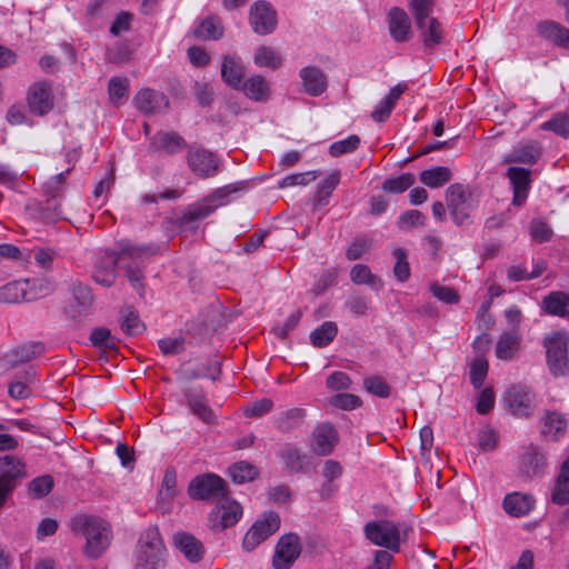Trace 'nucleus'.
<instances>
[{"instance_id":"412c9836","label":"nucleus","mask_w":569,"mask_h":569,"mask_svg":"<svg viewBox=\"0 0 569 569\" xmlns=\"http://www.w3.org/2000/svg\"><path fill=\"white\" fill-rule=\"evenodd\" d=\"M246 66L238 56L226 54L221 61V79L233 90H240L246 80Z\"/></svg>"},{"instance_id":"0eeeda50","label":"nucleus","mask_w":569,"mask_h":569,"mask_svg":"<svg viewBox=\"0 0 569 569\" xmlns=\"http://www.w3.org/2000/svg\"><path fill=\"white\" fill-rule=\"evenodd\" d=\"M280 528V517L277 512L269 511L258 518L242 540V548L247 552L254 550L260 543L276 533Z\"/></svg>"},{"instance_id":"bf43d9fd","label":"nucleus","mask_w":569,"mask_h":569,"mask_svg":"<svg viewBox=\"0 0 569 569\" xmlns=\"http://www.w3.org/2000/svg\"><path fill=\"white\" fill-rule=\"evenodd\" d=\"M545 269L542 262L538 263L535 269L529 273L522 266H512L508 269L507 276L510 281L530 280L539 277Z\"/></svg>"},{"instance_id":"cd10ccee","label":"nucleus","mask_w":569,"mask_h":569,"mask_svg":"<svg viewBox=\"0 0 569 569\" xmlns=\"http://www.w3.org/2000/svg\"><path fill=\"white\" fill-rule=\"evenodd\" d=\"M240 90L254 102H267L271 97V88L262 74H252L243 81Z\"/></svg>"},{"instance_id":"5fc2aeb1","label":"nucleus","mask_w":569,"mask_h":569,"mask_svg":"<svg viewBox=\"0 0 569 569\" xmlns=\"http://www.w3.org/2000/svg\"><path fill=\"white\" fill-rule=\"evenodd\" d=\"M359 146L360 138L357 134H351L345 139L332 142L329 147V154L331 157H340L353 152Z\"/></svg>"},{"instance_id":"864d4df0","label":"nucleus","mask_w":569,"mask_h":569,"mask_svg":"<svg viewBox=\"0 0 569 569\" xmlns=\"http://www.w3.org/2000/svg\"><path fill=\"white\" fill-rule=\"evenodd\" d=\"M319 176H320L319 170L292 173V174L286 176L279 182V187L280 188H288V187H295V186L305 187V186H308L309 183L313 182Z\"/></svg>"},{"instance_id":"13d9d810","label":"nucleus","mask_w":569,"mask_h":569,"mask_svg":"<svg viewBox=\"0 0 569 569\" xmlns=\"http://www.w3.org/2000/svg\"><path fill=\"white\" fill-rule=\"evenodd\" d=\"M365 389L379 398H388L390 396L389 385L378 376L368 377L363 380Z\"/></svg>"},{"instance_id":"4be33fe9","label":"nucleus","mask_w":569,"mask_h":569,"mask_svg":"<svg viewBox=\"0 0 569 569\" xmlns=\"http://www.w3.org/2000/svg\"><path fill=\"white\" fill-rule=\"evenodd\" d=\"M28 106L37 116L48 113L53 107V98L50 84L46 82L34 83L28 91Z\"/></svg>"},{"instance_id":"6e6552de","label":"nucleus","mask_w":569,"mask_h":569,"mask_svg":"<svg viewBox=\"0 0 569 569\" xmlns=\"http://www.w3.org/2000/svg\"><path fill=\"white\" fill-rule=\"evenodd\" d=\"M188 493L192 499L219 501L227 496L226 482L214 473L197 476L190 481Z\"/></svg>"},{"instance_id":"c03bdc74","label":"nucleus","mask_w":569,"mask_h":569,"mask_svg":"<svg viewBox=\"0 0 569 569\" xmlns=\"http://www.w3.org/2000/svg\"><path fill=\"white\" fill-rule=\"evenodd\" d=\"M521 461L528 475H537L546 465L545 456L537 447H529Z\"/></svg>"},{"instance_id":"de8ad7c7","label":"nucleus","mask_w":569,"mask_h":569,"mask_svg":"<svg viewBox=\"0 0 569 569\" xmlns=\"http://www.w3.org/2000/svg\"><path fill=\"white\" fill-rule=\"evenodd\" d=\"M129 92V80L126 77H111L108 83L109 99L113 104H120Z\"/></svg>"},{"instance_id":"58836bf2","label":"nucleus","mask_w":569,"mask_h":569,"mask_svg":"<svg viewBox=\"0 0 569 569\" xmlns=\"http://www.w3.org/2000/svg\"><path fill=\"white\" fill-rule=\"evenodd\" d=\"M253 63L259 68L277 70L282 63V58L272 47L259 46L254 50Z\"/></svg>"},{"instance_id":"b1692460","label":"nucleus","mask_w":569,"mask_h":569,"mask_svg":"<svg viewBox=\"0 0 569 569\" xmlns=\"http://www.w3.org/2000/svg\"><path fill=\"white\" fill-rule=\"evenodd\" d=\"M541 152L542 149L536 141L519 143L512 151L503 156L502 162L533 166L539 160Z\"/></svg>"},{"instance_id":"9b49d317","label":"nucleus","mask_w":569,"mask_h":569,"mask_svg":"<svg viewBox=\"0 0 569 569\" xmlns=\"http://www.w3.org/2000/svg\"><path fill=\"white\" fill-rule=\"evenodd\" d=\"M535 395L525 385H513L507 389L503 402L507 410L518 417L528 418L533 413Z\"/></svg>"},{"instance_id":"f257e3e1","label":"nucleus","mask_w":569,"mask_h":569,"mask_svg":"<svg viewBox=\"0 0 569 569\" xmlns=\"http://www.w3.org/2000/svg\"><path fill=\"white\" fill-rule=\"evenodd\" d=\"M118 249L110 253L114 266L122 270L124 277L132 284L144 279V261L159 252L157 243H134L128 239L118 241Z\"/></svg>"},{"instance_id":"3c124183","label":"nucleus","mask_w":569,"mask_h":569,"mask_svg":"<svg viewBox=\"0 0 569 569\" xmlns=\"http://www.w3.org/2000/svg\"><path fill=\"white\" fill-rule=\"evenodd\" d=\"M341 179L340 170H333L325 179L321 180L318 187V197L321 203H328L333 190L338 187Z\"/></svg>"},{"instance_id":"f3484780","label":"nucleus","mask_w":569,"mask_h":569,"mask_svg":"<svg viewBox=\"0 0 569 569\" xmlns=\"http://www.w3.org/2000/svg\"><path fill=\"white\" fill-rule=\"evenodd\" d=\"M93 301L90 287H73L72 297L64 306V311L70 318L81 320L92 310Z\"/></svg>"},{"instance_id":"4d7b16f0","label":"nucleus","mask_w":569,"mask_h":569,"mask_svg":"<svg viewBox=\"0 0 569 569\" xmlns=\"http://www.w3.org/2000/svg\"><path fill=\"white\" fill-rule=\"evenodd\" d=\"M396 263L393 267V273L399 282H405L410 277V267L407 259V253L402 248H397L393 251Z\"/></svg>"},{"instance_id":"a19ab883","label":"nucleus","mask_w":569,"mask_h":569,"mask_svg":"<svg viewBox=\"0 0 569 569\" xmlns=\"http://www.w3.org/2000/svg\"><path fill=\"white\" fill-rule=\"evenodd\" d=\"M338 327L333 321H325L310 333V341L315 347H327L337 336Z\"/></svg>"},{"instance_id":"69168bd1","label":"nucleus","mask_w":569,"mask_h":569,"mask_svg":"<svg viewBox=\"0 0 569 569\" xmlns=\"http://www.w3.org/2000/svg\"><path fill=\"white\" fill-rule=\"evenodd\" d=\"M326 386L332 391L346 390L350 388L351 379L343 371H335L327 378Z\"/></svg>"},{"instance_id":"7c9ffc66","label":"nucleus","mask_w":569,"mask_h":569,"mask_svg":"<svg viewBox=\"0 0 569 569\" xmlns=\"http://www.w3.org/2000/svg\"><path fill=\"white\" fill-rule=\"evenodd\" d=\"M537 31L543 39L553 42L558 47L569 49V29L561 23L546 20L537 26Z\"/></svg>"},{"instance_id":"680f3d73","label":"nucleus","mask_w":569,"mask_h":569,"mask_svg":"<svg viewBox=\"0 0 569 569\" xmlns=\"http://www.w3.org/2000/svg\"><path fill=\"white\" fill-rule=\"evenodd\" d=\"M361 403V399L352 393H337L330 398V405L342 410H353Z\"/></svg>"},{"instance_id":"a211bd4d","label":"nucleus","mask_w":569,"mask_h":569,"mask_svg":"<svg viewBox=\"0 0 569 569\" xmlns=\"http://www.w3.org/2000/svg\"><path fill=\"white\" fill-rule=\"evenodd\" d=\"M387 21L390 37L396 42L403 43L411 39V21L403 9L399 7H392L387 13Z\"/></svg>"},{"instance_id":"052dcab7","label":"nucleus","mask_w":569,"mask_h":569,"mask_svg":"<svg viewBox=\"0 0 569 569\" xmlns=\"http://www.w3.org/2000/svg\"><path fill=\"white\" fill-rule=\"evenodd\" d=\"M426 223V216L419 210L411 209L400 214L398 227L401 230H408Z\"/></svg>"},{"instance_id":"4c0bfd02","label":"nucleus","mask_w":569,"mask_h":569,"mask_svg":"<svg viewBox=\"0 0 569 569\" xmlns=\"http://www.w3.org/2000/svg\"><path fill=\"white\" fill-rule=\"evenodd\" d=\"M451 171L448 167L438 166L421 171L420 181L429 188H439L451 180Z\"/></svg>"},{"instance_id":"393cba45","label":"nucleus","mask_w":569,"mask_h":569,"mask_svg":"<svg viewBox=\"0 0 569 569\" xmlns=\"http://www.w3.org/2000/svg\"><path fill=\"white\" fill-rule=\"evenodd\" d=\"M173 545L189 562L198 563L203 558L204 548L202 542L188 532L174 533Z\"/></svg>"},{"instance_id":"f03ea898","label":"nucleus","mask_w":569,"mask_h":569,"mask_svg":"<svg viewBox=\"0 0 569 569\" xmlns=\"http://www.w3.org/2000/svg\"><path fill=\"white\" fill-rule=\"evenodd\" d=\"M70 529L74 535L86 538L83 552L92 559L99 558L109 548L112 540L110 525L99 517L77 515L70 520Z\"/></svg>"},{"instance_id":"09e8293b","label":"nucleus","mask_w":569,"mask_h":569,"mask_svg":"<svg viewBox=\"0 0 569 569\" xmlns=\"http://www.w3.org/2000/svg\"><path fill=\"white\" fill-rule=\"evenodd\" d=\"M257 473L256 467L246 461H239L229 468L231 480L238 485L253 480Z\"/></svg>"},{"instance_id":"e2e57ef3","label":"nucleus","mask_w":569,"mask_h":569,"mask_svg":"<svg viewBox=\"0 0 569 569\" xmlns=\"http://www.w3.org/2000/svg\"><path fill=\"white\" fill-rule=\"evenodd\" d=\"M24 379L26 381H14L9 385L8 393L11 398L20 400L30 396L31 391L28 383L34 380V375L27 372Z\"/></svg>"},{"instance_id":"774afa93","label":"nucleus","mask_w":569,"mask_h":569,"mask_svg":"<svg viewBox=\"0 0 569 569\" xmlns=\"http://www.w3.org/2000/svg\"><path fill=\"white\" fill-rule=\"evenodd\" d=\"M392 553L388 549L376 550L372 563L367 569H390V563L393 559Z\"/></svg>"},{"instance_id":"37998d69","label":"nucleus","mask_w":569,"mask_h":569,"mask_svg":"<svg viewBox=\"0 0 569 569\" xmlns=\"http://www.w3.org/2000/svg\"><path fill=\"white\" fill-rule=\"evenodd\" d=\"M120 327L128 336H137L143 330V325L139 319L138 312L131 307L121 310Z\"/></svg>"},{"instance_id":"aec40b11","label":"nucleus","mask_w":569,"mask_h":569,"mask_svg":"<svg viewBox=\"0 0 569 569\" xmlns=\"http://www.w3.org/2000/svg\"><path fill=\"white\" fill-rule=\"evenodd\" d=\"M302 90L310 97L321 96L328 88L327 74L317 66H306L300 69Z\"/></svg>"},{"instance_id":"473e14b6","label":"nucleus","mask_w":569,"mask_h":569,"mask_svg":"<svg viewBox=\"0 0 569 569\" xmlns=\"http://www.w3.org/2000/svg\"><path fill=\"white\" fill-rule=\"evenodd\" d=\"M44 352V346L41 342H29L12 349L6 355V360L11 366L30 361Z\"/></svg>"},{"instance_id":"49530a36","label":"nucleus","mask_w":569,"mask_h":569,"mask_svg":"<svg viewBox=\"0 0 569 569\" xmlns=\"http://www.w3.org/2000/svg\"><path fill=\"white\" fill-rule=\"evenodd\" d=\"M545 131H551L555 134L568 139L569 138V116L562 112L555 113L548 121L541 124Z\"/></svg>"},{"instance_id":"dca6fc26","label":"nucleus","mask_w":569,"mask_h":569,"mask_svg":"<svg viewBox=\"0 0 569 569\" xmlns=\"http://www.w3.org/2000/svg\"><path fill=\"white\" fill-rule=\"evenodd\" d=\"M51 295V287H0V303L32 302Z\"/></svg>"},{"instance_id":"f8f14e48","label":"nucleus","mask_w":569,"mask_h":569,"mask_svg":"<svg viewBox=\"0 0 569 569\" xmlns=\"http://www.w3.org/2000/svg\"><path fill=\"white\" fill-rule=\"evenodd\" d=\"M301 541L296 533L281 536L276 545L272 566L274 569H290L301 553Z\"/></svg>"},{"instance_id":"a18cd8bd","label":"nucleus","mask_w":569,"mask_h":569,"mask_svg":"<svg viewBox=\"0 0 569 569\" xmlns=\"http://www.w3.org/2000/svg\"><path fill=\"white\" fill-rule=\"evenodd\" d=\"M416 179L410 172L401 173L398 177H390L382 182V190L389 193H402L408 190Z\"/></svg>"},{"instance_id":"2eb2a0df","label":"nucleus","mask_w":569,"mask_h":569,"mask_svg":"<svg viewBox=\"0 0 569 569\" xmlns=\"http://www.w3.org/2000/svg\"><path fill=\"white\" fill-rule=\"evenodd\" d=\"M187 162L190 170L201 179L214 177L218 173V158L213 152L203 148L190 150L187 156Z\"/></svg>"},{"instance_id":"c85d7f7f","label":"nucleus","mask_w":569,"mask_h":569,"mask_svg":"<svg viewBox=\"0 0 569 569\" xmlns=\"http://www.w3.org/2000/svg\"><path fill=\"white\" fill-rule=\"evenodd\" d=\"M184 396L187 405L193 415L204 423H214L216 416L212 409L207 405V397L202 390L189 388L186 390Z\"/></svg>"},{"instance_id":"8fccbe9b","label":"nucleus","mask_w":569,"mask_h":569,"mask_svg":"<svg viewBox=\"0 0 569 569\" xmlns=\"http://www.w3.org/2000/svg\"><path fill=\"white\" fill-rule=\"evenodd\" d=\"M53 485V478L50 475L40 476L29 482L28 491L32 498L41 499L51 492Z\"/></svg>"},{"instance_id":"ddd939ff","label":"nucleus","mask_w":569,"mask_h":569,"mask_svg":"<svg viewBox=\"0 0 569 569\" xmlns=\"http://www.w3.org/2000/svg\"><path fill=\"white\" fill-rule=\"evenodd\" d=\"M447 207L450 218L457 226H462L469 221L470 204L467 203L465 187L460 183H453L446 191Z\"/></svg>"},{"instance_id":"5701e85b","label":"nucleus","mask_w":569,"mask_h":569,"mask_svg":"<svg viewBox=\"0 0 569 569\" xmlns=\"http://www.w3.org/2000/svg\"><path fill=\"white\" fill-rule=\"evenodd\" d=\"M338 439V432L331 423H321L312 433V451L318 456H328L332 452Z\"/></svg>"},{"instance_id":"2f4dec72","label":"nucleus","mask_w":569,"mask_h":569,"mask_svg":"<svg viewBox=\"0 0 569 569\" xmlns=\"http://www.w3.org/2000/svg\"><path fill=\"white\" fill-rule=\"evenodd\" d=\"M550 498L558 506L569 503V456L560 466L559 473L551 487Z\"/></svg>"},{"instance_id":"0e129e2a","label":"nucleus","mask_w":569,"mask_h":569,"mask_svg":"<svg viewBox=\"0 0 569 569\" xmlns=\"http://www.w3.org/2000/svg\"><path fill=\"white\" fill-rule=\"evenodd\" d=\"M553 234L552 229L549 224L542 220H532L530 223V236L531 238L539 242L543 243L551 239Z\"/></svg>"},{"instance_id":"c9c22d12","label":"nucleus","mask_w":569,"mask_h":569,"mask_svg":"<svg viewBox=\"0 0 569 569\" xmlns=\"http://www.w3.org/2000/svg\"><path fill=\"white\" fill-rule=\"evenodd\" d=\"M423 46L427 49H433L442 42L443 29L441 22L437 18H432L429 22L423 23L422 28H417Z\"/></svg>"},{"instance_id":"a878e982","label":"nucleus","mask_w":569,"mask_h":569,"mask_svg":"<svg viewBox=\"0 0 569 569\" xmlns=\"http://www.w3.org/2000/svg\"><path fill=\"white\" fill-rule=\"evenodd\" d=\"M536 500L531 495L518 491L510 492L502 500V508L511 517L520 518L529 515L535 508Z\"/></svg>"},{"instance_id":"4468645a","label":"nucleus","mask_w":569,"mask_h":569,"mask_svg":"<svg viewBox=\"0 0 569 569\" xmlns=\"http://www.w3.org/2000/svg\"><path fill=\"white\" fill-rule=\"evenodd\" d=\"M506 177L512 190V204L518 208L522 207L527 202L531 189V170L523 167H509L506 170Z\"/></svg>"},{"instance_id":"7ed1b4c3","label":"nucleus","mask_w":569,"mask_h":569,"mask_svg":"<svg viewBox=\"0 0 569 569\" xmlns=\"http://www.w3.org/2000/svg\"><path fill=\"white\" fill-rule=\"evenodd\" d=\"M246 182L239 181L213 190L201 201L187 207L178 223L181 229H197V222L211 216L219 207L227 206L231 196L243 190Z\"/></svg>"},{"instance_id":"6ab92c4d","label":"nucleus","mask_w":569,"mask_h":569,"mask_svg":"<svg viewBox=\"0 0 569 569\" xmlns=\"http://www.w3.org/2000/svg\"><path fill=\"white\" fill-rule=\"evenodd\" d=\"M134 107L146 114H153L166 111L169 106V99L160 91L153 89H141L133 98Z\"/></svg>"},{"instance_id":"603ef678","label":"nucleus","mask_w":569,"mask_h":569,"mask_svg":"<svg viewBox=\"0 0 569 569\" xmlns=\"http://www.w3.org/2000/svg\"><path fill=\"white\" fill-rule=\"evenodd\" d=\"M488 373V362L483 356L473 358L470 365V382L476 389H480Z\"/></svg>"},{"instance_id":"9d476101","label":"nucleus","mask_w":569,"mask_h":569,"mask_svg":"<svg viewBox=\"0 0 569 569\" xmlns=\"http://www.w3.org/2000/svg\"><path fill=\"white\" fill-rule=\"evenodd\" d=\"M249 24L259 36L271 34L278 26V14L274 7L267 0L253 2L249 9Z\"/></svg>"},{"instance_id":"c756f323","label":"nucleus","mask_w":569,"mask_h":569,"mask_svg":"<svg viewBox=\"0 0 569 569\" xmlns=\"http://www.w3.org/2000/svg\"><path fill=\"white\" fill-rule=\"evenodd\" d=\"M187 147L186 140L177 132L159 131L150 143L153 151H163L167 154H174Z\"/></svg>"},{"instance_id":"72a5a7b5","label":"nucleus","mask_w":569,"mask_h":569,"mask_svg":"<svg viewBox=\"0 0 569 569\" xmlns=\"http://www.w3.org/2000/svg\"><path fill=\"white\" fill-rule=\"evenodd\" d=\"M521 338L516 330L505 332L497 341L495 353L500 360H510L520 349Z\"/></svg>"},{"instance_id":"bb28decb","label":"nucleus","mask_w":569,"mask_h":569,"mask_svg":"<svg viewBox=\"0 0 569 569\" xmlns=\"http://www.w3.org/2000/svg\"><path fill=\"white\" fill-rule=\"evenodd\" d=\"M26 476V465L19 458L10 455L0 458V482L16 488Z\"/></svg>"},{"instance_id":"1a4fd4ad","label":"nucleus","mask_w":569,"mask_h":569,"mask_svg":"<svg viewBox=\"0 0 569 569\" xmlns=\"http://www.w3.org/2000/svg\"><path fill=\"white\" fill-rule=\"evenodd\" d=\"M242 517V507L229 497L218 501L208 517V525L211 530L220 532L234 526Z\"/></svg>"},{"instance_id":"20e7f679","label":"nucleus","mask_w":569,"mask_h":569,"mask_svg":"<svg viewBox=\"0 0 569 569\" xmlns=\"http://www.w3.org/2000/svg\"><path fill=\"white\" fill-rule=\"evenodd\" d=\"M168 552L158 528L150 527L144 530L136 547L134 569H164Z\"/></svg>"},{"instance_id":"338daca9","label":"nucleus","mask_w":569,"mask_h":569,"mask_svg":"<svg viewBox=\"0 0 569 569\" xmlns=\"http://www.w3.org/2000/svg\"><path fill=\"white\" fill-rule=\"evenodd\" d=\"M303 418H305V412L302 409H298V408L291 409V410L287 411L284 418L279 421V428L282 431H289L293 427L301 423Z\"/></svg>"},{"instance_id":"423d86ee","label":"nucleus","mask_w":569,"mask_h":569,"mask_svg":"<svg viewBox=\"0 0 569 569\" xmlns=\"http://www.w3.org/2000/svg\"><path fill=\"white\" fill-rule=\"evenodd\" d=\"M543 345L547 349V362L550 372L556 377L567 376L569 373L567 335L553 332L545 338Z\"/></svg>"},{"instance_id":"f704fd0d","label":"nucleus","mask_w":569,"mask_h":569,"mask_svg":"<svg viewBox=\"0 0 569 569\" xmlns=\"http://www.w3.org/2000/svg\"><path fill=\"white\" fill-rule=\"evenodd\" d=\"M542 307L549 315L567 317L569 316V295L562 291H552L543 298Z\"/></svg>"},{"instance_id":"ea45409f","label":"nucleus","mask_w":569,"mask_h":569,"mask_svg":"<svg viewBox=\"0 0 569 569\" xmlns=\"http://www.w3.org/2000/svg\"><path fill=\"white\" fill-rule=\"evenodd\" d=\"M435 0H411L409 3V10L415 19L417 28H422L423 23L429 22L433 17Z\"/></svg>"},{"instance_id":"79ce46f5","label":"nucleus","mask_w":569,"mask_h":569,"mask_svg":"<svg viewBox=\"0 0 569 569\" xmlns=\"http://www.w3.org/2000/svg\"><path fill=\"white\" fill-rule=\"evenodd\" d=\"M223 34L221 22L213 17L203 19L194 30V36L203 40H218Z\"/></svg>"},{"instance_id":"39448f33","label":"nucleus","mask_w":569,"mask_h":569,"mask_svg":"<svg viewBox=\"0 0 569 569\" xmlns=\"http://www.w3.org/2000/svg\"><path fill=\"white\" fill-rule=\"evenodd\" d=\"M363 535L372 545L399 552L401 543L406 540L400 527L392 520H372L365 525Z\"/></svg>"},{"instance_id":"e433bc0d","label":"nucleus","mask_w":569,"mask_h":569,"mask_svg":"<svg viewBox=\"0 0 569 569\" xmlns=\"http://www.w3.org/2000/svg\"><path fill=\"white\" fill-rule=\"evenodd\" d=\"M543 428L542 433L546 436H551L555 439L561 437L567 429V419L559 411H546L545 417L542 418Z\"/></svg>"},{"instance_id":"6e6d98bb","label":"nucleus","mask_w":569,"mask_h":569,"mask_svg":"<svg viewBox=\"0 0 569 569\" xmlns=\"http://www.w3.org/2000/svg\"><path fill=\"white\" fill-rule=\"evenodd\" d=\"M90 342L97 348L116 349L117 339L111 335V331L107 328H94L90 333Z\"/></svg>"}]
</instances>
